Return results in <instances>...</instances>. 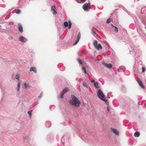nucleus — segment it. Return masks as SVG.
Wrapping results in <instances>:
<instances>
[{
  "instance_id": "dca6fc26",
  "label": "nucleus",
  "mask_w": 146,
  "mask_h": 146,
  "mask_svg": "<svg viewBox=\"0 0 146 146\" xmlns=\"http://www.w3.org/2000/svg\"><path fill=\"white\" fill-rule=\"evenodd\" d=\"M140 135V133L137 131H136L134 133V136L137 137H139V136Z\"/></svg>"
},
{
  "instance_id": "f704fd0d",
  "label": "nucleus",
  "mask_w": 146,
  "mask_h": 146,
  "mask_svg": "<svg viewBox=\"0 0 146 146\" xmlns=\"http://www.w3.org/2000/svg\"><path fill=\"white\" fill-rule=\"evenodd\" d=\"M17 88H20V84L19 82L18 83Z\"/></svg>"
},
{
  "instance_id": "aec40b11",
  "label": "nucleus",
  "mask_w": 146,
  "mask_h": 146,
  "mask_svg": "<svg viewBox=\"0 0 146 146\" xmlns=\"http://www.w3.org/2000/svg\"><path fill=\"white\" fill-rule=\"evenodd\" d=\"M75 0L78 3H80L81 2H84L86 1V0Z\"/></svg>"
},
{
  "instance_id": "a878e982",
  "label": "nucleus",
  "mask_w": 146,
  "mask_h": 146,
  "mask_svg": "<svg viewBox=\"0 0 146 146\" xmlns=\"http://www.w3.org/2000/svg\"><path fill=\"white\" fill-rule=\"evenodd\" d=\"M19 75L18 74H17L15 76V78L18 80L19 81Z\"/></svg>"
},
{
  "instance_id": "c9c22d12",
  "label": "nucleus",
  "mask_w": 146,
  "mask_h": 146,
  "mask_svg": "<svg viewBox=\"0 0 146 146\" xmlns=\"http://www.w3.org/2000/svg\"><path fill=\"white\" fill-rule=\"evenodd\" d=\"M42 93L41 92L40 94V96H39L38 97L39 98H41V97H42Z\"/></svg>"
},
{
  "instance_id": "9b49d317",
  "label": "nucleus",
  "mask_w": 146,
  "mask_h": 146,
  "mask_svg": "<svg viewBox=\"0 0 146 146\" xmlns=\"http://www.w3.org/2000/svg\"><path fill=\"white\" fill-rule=\"evenodd\" d=\"M111 130L116 135H119V133L118 131L116 129L111 128Z\"/></svg>"
},
{
  "instance_id": "49530a36",
  "label": "nucleus",
  "mask_w": 146,
  "mask_h": 146,
  "mask_svg": "<svg viewBox=\"0 0 146 146\" xmlns=\"http://www.w3.org/2000/svg\"><path fill=\"white\" fill-rule=\"evenodd\" d=\"M78 79V78H77L76 79V80H77Z\"/></svg>"
},
{
  "instance_id": "f257e3e1",
  "label": "nucleus",
  "mask_w": 146,
  "mask_h": 146,
  "mask_svg": "<svg viewBox=\"0 0 146 146\" xmlns=\"http://www.w3.org/2000/svg\"><path fill=\"white\" fill-rule=\"evenodd\" d=\"M71 97L72 99L69 100V104L74 107H79L80 106L81 102L79 99L74 95H72Z\"/></svg>"
},
{
  "instance_id": "79ce46f5",
  "label": "nucleus",
  "mask_w": 146,
  "mask_h": 146,
  "mask_svg": "<svg viewBox=\"0 0 146 146\" xmlns=\"http://www.w3.org/2000/svg\"><path fill=\"white\" fill-rule=\"evenodd\" d=\"M91 31H92V33L93 32V31H94L93 29V28L92 29Z\"/></svg>"
},
{
  "instance_id": "4be33fe9",
  "label": "nucleus",
  "mask_w": 146,
  "mask_h": 146,
  "mask_svg": "<svg viewBox=\"0 0 146 146\" xmlns=\"http://www.w3.org/2000/svg\"><path fill=\"white\" fill-rule=\"evenodd\" d=\"M98 42L96 40H94L93 42V44L95 47L97 46V45Z\"/></svg>"
},
{
  "instance_id": "58836bf2",
  "label": "nucleus",
  "mask_w": 146,
  "mask_h": 146,
  "mask_svg": "<svg viewBox=\"0 0 146 146\" xmlns=\"http://www.w3.org/2000/svg\"><path fill=\"white\" fill-rule=\"evenodd\" d=\"M123 9L125 11H126V12H127V10L124 8V7H123Z\"/></svg>"
},
{
  "instance_id": "20e7f679",
  "label": "nucleus",
  "mask_w": 146,
  "mask_h": 146,
  "mask_svg": "<svg viewBox=\"0 0 146 146\" xmlns=\"http://www.w3.org/2000/svg\"><path fill=\"white\" fill-rule=\"evenodd\" d=\"M90 8V3H85L83 6V8L85 11H88Z\"/></svg>"
},
{
  "instance_id": "2f4dec72",
  "label": "nucleus",
  "mask_w": 146,
  "mask_h": 146,
  "mask_svg": "<svg viewBox=\"0 0 146 146\" xmlns=\"http://www.w3.org/2000/svg\"><path fill=\"white\" fill-rule=\"evenodd\" d=\"M92 33L93 34V35L94 36H95L96 35H97V34L94 31H93V32Z\"/></svg>"
},
{
  "instance_id": "7c9ffc66",
  "label": "nucleus",
  "mask_w": 146,
  "mask_h": 146,
  "mask_svg": "<svg viewBox=\"0 0 146 146\" xmlns=\"http://www.w3.org/2000/svg\"><path fill=\"white\" fill-rule=\"evenodd\" d=\"M114 27L115 28V31L116 32H118V28L115 26Z\"/></svg>"
},
{
  "instance_id": "1a4fd4ad",
  "label": "nucleus",
  "mask_w": 146,
  "mask_h": 146,
  "mask_svg": "<svg viewBox=\"0 0 146 146\" xmlns=\"http://www.w3.org/2000/svg\"><path fill=\"white\" fill-rule=\"evenodd\" d=\"M102 63L104 65L108 68H111L112 67V65L111 64H108L104 62H103Z\"/></svg>"
},
{
  "instance_id": "ddd939ff",
  "label": "nucleus",
  "mask_w": 146,
  "mask_h": 146,
  "mask_svg": "<svg viewBox=\"0 0 146 146\" xmlns=\"http://www.w3.org/2000/svg\"><path fill=\"white\" fill-rule=\"evenodd\" d=\"M24 86L26 88H30L31 87L30 86V84L29 83H28V84H27L26 83H24Z\"/></svg>"
},
{
  "instance_id": "c03bdc74",
  "label": "nucleus",
  "mask_w": 146,
  "mask_h": 146,
  "mask_svg": "<svg viewBox=\"0 0 146 146\" xmlns=\"http://www.w3.org/2000/svg\"><path fill=\"white\" fill-rule=\"evenodd\" d=\"M138 105H140V103H139V102L138 103Z\"/></svg>"
},
{
  "instance_id": "c756f323",
  "label": "nucleus",
  "mask_w": 146,
  "mask_h": 146,
  "mask_svg": "<svg viewBox=\"0 0 146 146\" xmlns=\"http://www.w3.org/2000/svg\"><path fill=\"white\" fill-rule=\"evenodd\" d=\"M20 13H21V11L19 9H17L16 12V13L18 14H20Z\"/></svg>"
},
{
  "instance_id": "a19ab883",
  "label": "nucleus",
  "mask_w": 146,
  "mask_h": 146,
  "mask_svg": "<svg viewBox=\"0 0 146 146\" xmlns=\"http://www.w3.org/2000/svg\"><path fill=\"white\" fill-rule=\"evenodd\" d=\"M17 91L19 92V88H17Z\"/></svg>"
},
{
  "instance_id": "9d476101",
  "label": "nucleus",
  "mask_w": 146,
  "mask_h": 146,
  "mask_svg": "<svg viewBox=\"0 0 146 146\" xmlns=\"http://www.w3.org/2000/svg\"><path fill=\"white\" fill-rule=\"evenodd\" d=\"M18 25V29L20 33H22L23 32V28L21 24L20 23H19Z\"/></svg>"
},
{
  "instance_id": "7ed1b4c3",
  "label": "nucleus",
  "mask_w": 146,
  "mask_h": 146,
  "mask_svg": "<svg viewBox=\"0 0 146 146\" xmlns=\"http://www.w3.org/2000/svg\"><path fill=\"white\" fill-rule=\"evenodd\" d=\"M130 48H129V49L130 53L132 55L135 54V55L137 57H139L141 54V51H139L138 53V54H137V53H135V51L134 50V46L133 45H130Z\"/></svg>"
},
{
  "instance_id": "2eb2a0df",
  "label": "nucleus",
  "mask_w": 146,
  "mask_h": 146,
  "mask_svg": "<svg viewBox=\"0 0 146 146\" xmlns=\"http://www.w3.org/2000/svg\"><path fill=\"white\" fill-rule=\"evenodd\" d=\"M138 83L142 88L144 89L145 88V87L141 81L139 80L138 82Z\"/></svg>"
},
{
  "instance_id": "c85d7f7f",
  "label": "nucleus",
  "mask_w": 146,
  "mask_h": 146,
  "mask_svg": "<svg viewBox=\"0 0 146 146\" xmlns=\"http://www.w3.org/2000/svg\"><path fill=\"white\" fill-rule=\"evenodd\" d=\"M82 70L84 71V72L85 74H87L86 68L84 67H82Z\"/></svg>"
},
{
  "instance_id": "cd10ccee",
  "label": "nucleus",
  "mask_w": 146,
  "mask_h": 146,
  "mask_svg": "<svg viewBox=\"0 0 146 146\" xmlns=\"http://www.w3.org/2000/svg\"><path fill=\"white\" fill-rule=\"evenodd\" d=\"M65 93L63 92H62L61 94H60V97L61 98H62L64 97V94Z\"/></svg>"
},
{
  "instance_id": "a18cd8bd",
  "label": "nucleus",
  "mask_w": 146,
  "mask_h": 146,
  "mask_svg": "<svg viewBox=\"0 0 146 146\" xmlns=\"http://www.w3.org/2000/svg\"><path fill=\"white\" fill-rule=\"evenodd\" d=\"M127 13H128V14H129H129H130V13L129 12H128Z\"/></svg>"
},
{
  "instance_id": "5701e85b",
  "label": "nucleus",
  "mask_w": 146,
  "mask_h": 146,
  "mask_svg": "<svg viewBox=\"0 0 146 146\" xmlns=\"http://www.w3.org/2000/svg\"><path fill=\"white\" fill-rule=\"evenodd\" d=\"M55 106L54 105H51L50 106V110L54 109L55 108Z\"/></svg>"
},
{
  "instance_id": "e433bc0d",
  "label": "nucleus",
  "mask_w": 146,
  "mask_h": 146,
  "mask_svg": "<svg viewBox=\"0 0 146 146\" xmlns=\"http://www.w3.org/2000/svg\"><path fill=\"white\" fill-rule=\"evenodd\" d=\"M4 30V29H0V32H3V30Z\"/></svg>"
},
{
  "instance_id": "f03ea898",
  "label": "nucleus",
  "mask_w": 146,
  "mask_h": 146,
  "mask_svg": "<svg viewBox=\"0 0 146 146\" xmlns=\"http://www.w3.org/2000/svg\"><path fill=\"white\" fill-rule=\"evenodd\" d=\"M97 95L99 98L102 100L104 101L106 104L108 105L109 104V102L108 100L104 98L105 97V95L101 90H98Z\"/></svg>"
},
{
  "instance_id": "37998d69",
  "label": "nucleus",
  "mask_w": 146,
  "mask_h": 146,
  "mask_svg": "<svg viewBox=\"0 0 146 146\" xmlns=\"http://www.w3.org/2000/svg\"><path fill=\"white\" fill-rule=\"evenodd\" d=\"M111 27H115V26H114L113 25V24H111Z\"/></svg>"
},
{
  "instance_id": "423d86ee",
  "label": "nucleus",
  "mask_w": 146,
  "mask_h": 146,
  "mask_svg": "<svg viewBox=\"0 0 146 146\" xmlns=\"http://www.w3.org/2000/svg\"><path fill=\"white\" fill-rule=\"evenodd\" d=\"M19 40L20 41L23 43L26 42L28 40L27 38H24L23 36H20L19 38Z\"/></svg>"
},
{
  "instance_id": "09e8293b",
  "label": "nucleus",
  "mask_w": 146,
  "mask_h": 146,
  "mask_svg": "<svg viewBox=\"0 0 146 146\" xmlns=\"http://www.w3.org/2000/svg\"><path fill=\"white\" fill-rule=\"evenodd\" d=\"M137 1H139V0H137Z\"/></svg>"
},
{
  "instance_id": "b1692460",
  "label": "nucleus",
  "mask_w": 146,
  "mask_h": 146,
  "mask_svg": "<svg viewBox=\"0 0 146 146\" xmlns=\"http://www.w3.org/2000/svg\"><path fill=\"white\" fill-rule=\"evenodd\" d=\"M125 73L126 75L128 76L130 74V72L129 71H125Z\"/></svg>"
},
{
  "instance_id": "bb28decb",
  "label": "nucleus",
  "mask_w": 146,
  "mask_h": 146,
  "mask_svg": "<svg viewBox=\"0 0 146 146\" xmlns=\"http://www.w3.org/2000/svg\"><path fill=\"white\" fill-rule=\"evenodd\" d=\"M83 85V86L86 87L87 88H88V86L87 85L86 83L85 82H83L82 83Z\"/></svg>"
},
{
  "instance_id": "a211bd4d",
  "label": "nucleus",
  "mask_w": 146,
  "mask_h": 146,
  "mask_svg": "<svg viewBox=\"0 0 146 146\" xmlns=\"http://www.w3.org/2000/svg\"><path fill=\"white\" fill-rule=\"evenodd\" d=\"M94 86L95 88H99L100 87L99 86L97 82L94 83Z\"/></svg>"
},
{
  "instance_id": "6ab92c4d",
  "label": "nucleus",
  "mask_w": 146,
  "mask_h": 146,
  "mask_svg": "<svg viewBox=\"0 0 146 146\" xmlns=\"http://www.w3.org/2000/svg\"><path fill=\"white\" fill-rule=\"evenodd\" d=\"M32 110H29L27 112L28 114L29 115V117L30 118H31L32 116Z\"/></svg>"
},
{
  "instance_id": "412c9836",
  "label": "nucleus",
  "mask_w": 146,
  "mask_h": 146,
  "mask_svg": "<svg viewBox=\"0 0 146 146\" xmlns=\"http://www.w3.org/2000/svg\"><path fill=\"white\" fill-rule=\"evenodd\" d=\"M68 88H66L63 90L62 92H63L64 93H65L68 91Z\"/></svg>"
},
{
  "instance_id": "f3484780",
  "label": "nucleus",
  "mask_w": 146,
  "mask_h": 146,
  "mask_svg": "<svg viewBox=\"0 0 146 146\" xmlns=\"http://www.w3.org/2000/svg\"><path fill=\"white\" fill-rule=\"evenodd\" d=\"M95 48L98 50H99L100 49H102V48L101 45L100 44L97 45V46H96Z\"/></svg>"
},
{
  "instance_id": "0eeeda50",
  "label": "nucleus",
  "mask_w": 146,
  "mask_h": 146,
  "mask_svg": "<svg viewBox=\"0 0 146 146\" xmlns=\"http://www.w3.org/2000/svg\"><path fill=\"white\" fill-rule=\"evenodd\" d=\"M51 10L52 12V13L54 15H56L57 14L56 9V7L54 5H53L51 7Z\"/></svg>"
},
{
  "instance_id": "39448f33",
  "label": "nucleus",
  "mask_w": 146,
  "mask_h": 146,
  "mask_svg": "<svg viewBox=\"0 0 146 146\" xmlns=\"http://www.w3.org/2000/svg\"><path fill=\"white\" fill-rule=\"evenodd\" d=\"M64 25L65 27H67L68 25V28L70 29L71 28L72 23L71 21L69 20L68 21V23L67 22H65L64 23Z\"/></svg>"
},
{
  "instance_id": "f8f14e48",
  "label": "nucleus",
  "mask_w": 146,
  "mask_h": 146,
  "mask_svg": "<svg viewBox=\"0 0 146 146\" xmlns=\"http://www.w3.org/2000/svg\"><path fill=\"white\" fill-rule=\"evenodd\" d=\"M45 125L47 127H49L51 125V123L49 121H46V122Z\"/></svg>"
},
{
  "instance_id": "473e14b6",
  "label": "nucleus",
  "mask_w": 146,
  "mask_h": 146,
  "mask_svg": "<svg viewBox=\"0 0 146 146\" xmlns=\"http://www.w3.org/2000/svg\"><path fill=\"white\" fill-rule=\"evenodd\" d=\"M142 72H144L146 68H144L143 67L142 68Z\"/></svg>"
},
{
  "instance_id": "72a5a7b5",
  "label": "nucleus",
  "mask_w": 146,
  "mask_h": 146,
  "mask_svg": "<svg viewBox=\"0 0 146 146\" xmlns=\"http://www.w3.org/2000/svg\"><path fill=\"white\" fill-rule=\"evenodd\" d=\"M110 19L109 18V19H108L107 21H106V23H109L110 22Z\"/></svg>"
},
{
  "instance_id": "393cba45",
  "label": "nucleus",
  "mask_w": 146,
  "mask_h": 146,
  "mask_svg": "<svg viewBox=\"0 0 146 146\" xmlns=\"http://www.w3.org/2000/svg\"><path fill=\"white\" fill-rule=\"evenodd\" d=\"M77 60H78V62H79V63L81 64H82V60L79 59V58H78L77 59Z\"/></svg>"
},
{
  "instance_id": "de8ad7c7",
  "label": "nucleus",
  "mask_w": 146,
  "mask_h": 146,
  "mask_svg": "<svg viewBox=\"0 0 146 146\" xmlns=\"http://www.w3.org/2000/svg\"><path fill=\"white\" fill-rule=\"evenodd\" d=\"M145 29H146V27H145Z\"/></svg>"
},
{
  "instance_id": "4c0bfd02",
  "label": "nucleus",
  "mask_w": 146,
  "mask_h": 146,
  "mask_svg": "<svg viewBox=\"0 0 146 146\" xmlns=\"http://www.w3.org/2000/svg\"><path fill=\"white\" fill-rule=\"evenodd\" d=\"M91 82L92 83H96V82H95V80H92Z\"/></svg>"
},
{
  "instance_id": "ea45409f",
  "label": "nucleus",
  "mask_w": 146,
  "mask_h": 146,
  "mask_svg": "<svg viewBox=\"0 0 146 146\" xmlns=\"http://www.w3.org/2000/svg\"><path fill=\"white\" fill-rule=\"evenodd\" d=\"M107 110L108 112H109V107H107Z\"/></svg>"
},
{
  "instance_id": "6e6552de",
  "label": "nucleus",
  "mask_w": 146,
  "mask_h": 146,
  "mask_svg": "<svg viewBox=\"0 0 146 146\" xmlns=\"http://www.w3.org/2000/svg\"><path fill=\"white\" fill-rule=\"evenodd\" d=\"M81 38V34L80 32H79L77 36L76 40L75 42L73 44V45H76L79 42Z\"/></svg>"
},
{
  "instance_id": "4468645a",
  "label": "nucleus",
  "mask_w": 146,
  "mask_h": 146,
  "mask_svg": "<svg viewBox=\"0 0 146 146\" xmlns=\"http://www.w3.org/2000/svg\"><path fill=\"white\" fill-rule=\"evenodd\" d=\"M30 71H33L36 73L37 72L36 70L34 67H31L30 68Z\"/></svg>"
},
{
  "instance_id": "8fccbe9b",
  "label": "nucleus",
  "mask_w": 146,
  "mask_h": 146,
  "mask_svg": "<svg viewBox=\"0 0 146 146\" xmlns=\"http://www.w3.org/2000/svg\"><path fill=\"white\" fill-rule=\"evenodd\" d=\"M1 27V25H0V27Z\"/></svg>"
}]
</instances>
